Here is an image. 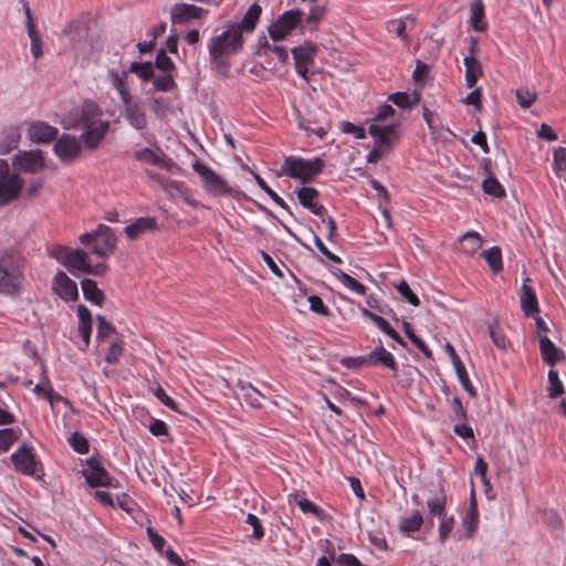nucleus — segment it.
I'll use <instances>...</instances> for the list:
<instances>
[{
	"label": "nucleus",
	"mask_w": 566,
	"mask_h": 566,
	"mask_svg": "<svg viewBox=\"0 0 566 566\" xmlns=\"http://www.w3.org/2000/svg\"><path fill=\"white\" fill-rule=\"evenodd\" d=\"M461 250L467 254H474L482 247V238L475 231H469L460 238Z\"/></svg>",
	"instance_id": "obj_36"
},
{
	"label": "nucleus",
	"mask_w": 566,
	"mask_h": 566,
	"mask_svg": "<svg viewBox=\"0 0 566 566\" xmlns=\"http://www.w3.org/2000/svg\"><path fill=\"white\" fill-rule=\"evenodd\" d=\"M295 119L297 127L307 133V135H316L319 139H324L332 128V123L327 119L321 120L318 118L315 119H306L300 111H295Z\"/></svg>",
	"instance_id": "obj_18"
},
{
	"label": "nucleus",
	"mask_w": 566,
	"mask_h": 566,
	"mask_svg": "<svg viewBox=\"0 0 566 566\" xmlns=\"http://www.w3.org/2000/svg\"><path fill=\"white\" fill-rule=\"evenodd\" d=\"M482 190L485 195L502 199L506 196L505 189L495 178V176H488L482 181Z\"/></svg>",
	"instance_id": "obj_40"
},
{
	"label": "nucleus",
	"mask_w": 566,
	"mask_h": 566,
	"mask_svg": "<svg viewBox=\"0 0 566 566\" xmlns=\"http://www.w3.org/2000/svg\"><path fill=\"white\" fill-rule=\"evenodd\" d=\"M488 331L493 344L500 349H506L510 342L501 329L497 318H493L489 323Z\"/></svg>",
	"instance_id": "obj_37"
},
{
	"label": "nucleus",
	"mask_w": 566,
	"mask_h": 566,
	"mask_svg": "<svg viewBox=\"0 0 566 566\" xmlns=\"http://www.w3.org/2000/svg\"><path fill=\"white\" fill-rule=\"evenodd\" d=\"M102 115L99 106L92 102L86 101L83 103L75 116H69L65 119V128H80L87 125H94L99 122L97 119Z\"/></svg>",
	"instance_id": "obj_9"
},
{
	"label": "nucleus",
	"mask_w": 566,
	"mask_h": 566,
	"mask_svg": "<svg viewBox=\"0 0 566 566\" xmlns=\"http://www.w3.org/2000/svg\"><path fill=\"white\" fill-rule=\"evenodd\" d=\"M254 180L258 184V186L265 192L268 196L281 208L289 210V206L286 202L275 192L273 191L268 184L261 178L258 174H254Z\"/></svg>",
	"instance_id": "obj_53"
},
{
	"label": "nucleus",
	"mask_w": 566,
	"mask_h": 566,
	"mask_svg": "<svg viewBox=\"0 0 566 566\" xmlns=\"http://www.w3.org/2000/svg\"><path fill=\"white\" fill-rule=\"evenodd\" d=\"M290 503H295L303 513H311L318 518L323 516V510L306 499H300L297 493L289 495Z\"/></svg>",
	"instance_id": "obj_41"
},
{
	"label": "nucleus",
	"mask_w": 566,
	"mask_h": 566,
	"mask_svg": "<svg viewBox=\"0 0 566 566\" xmlns=\"http://www.w3.org/2000/svg\"><path fill=\"white\" fill-rule=\"evenodd\" d=\"M262 13V8L258 3L250 6L242 20L239 23L230 24L234 31L243 35V32H253Z\"/></svg>",
	"instance_id": "obj_28"
},
{
	"label": "nucleus",
	"mask_w": 566,
	"mask_h": 566,
	"mask_svg": "<svg viewBox=\"0 0 566 566\" xmlns=\"http://www.w3.org/2000/svg\"><path fill=\"white\" fill-rule=\"evenodd\" d=\"M53 290L65 302L78 298L76 283L62 271L57 272L53 279Z\"/></svg>",
	"instance_id": "obj_19"
},
{
	"label": "nucleus",
	"mask_w": 566,
	"mask_h": 566,
	"mask_svg": "<svg viewBox=\"0 0 566 566\" xmlns=\"http://www.w3.org/2000/svg\"><path fill=\"white\" fill-rule=\"evenodd\" d=\"M324 168V161L321 158L306 160L296 157H286L283 161L279 176H289L291 178L301 179L306 184L318 175Z\"/></svg>",
	"instance_id": "obj_4"
},
{
	"label": "nucleus",
	"mask_w": 566,
	"mask_h": 566,
	"mask_svg": "<svg viewBox=\"0 0 566 566\" xmlns=\"http://www.w3.org/2000/svg\"><path fill=\"white\" fill-rule=\"evenodd\" d=\"M367 361L369 366H382L390 369L394 374H397V363L388 350L384 346H378L367 355Z\"/></svg>",
	"instance_id": "obj_27"
},
{
	"label": "nucleus",
	"mask_w": 566,
	"mask_h": 566,
	"mask_svg": "<svg viewBox=\"0 0 566 566\" xmlns=\"http://www.w3.org/2000/svg\"><path fill=\"white\" fill-rule=\"evenodd\" d=\"M24 262L20 253L7 250L0 253V294L14 295L22 290Z\"/></svg>",
	"instance_id": "obj_2"
},
{
	"label": "nucleus",
	"mask_w": 566,
	"mask_h": 566,
	"mask_svg": "<svg viewBox=\"0 0 566 566\" xmlns=\"http://www.w3.org/2000/svg\"><path fill=\"white\" fill-rule=\"evenodd\" d=\"M300 203L311 210L312 213L324 217L326 208L323 205L317 203L315 200L319 197L317 189L313 187H302L296 192Z\"/></svg>",
	"instance_id": "obj_24"
},
{
	"label": "nucleus",
	"mask_w": 566,
	"mask_h": 566,
	"mask_svg": "<svg viewBox=\"0 0 566 566\" xmlns=\"http://www.w3.org/2000/svg\"><path fill=\"white\" fill-rule=\"evenodd\" d=\"M310 303L311 311L322 315V316H329L331 312L328 307L324 304L323 300L317 295H311L307 298Z\"/></svg>",
	"instance_id": "obj_60"
},
{
	"label": "nucleus",
	"mask_w": 566,
	"mask_h": 566,
	"mask_svg": "<svg viewBox=\"0 0 566 566\" xmlns=\"http://www.w3.org/2000/svg\"><path fill=\"white\" fill-rule=\"evenodd\" d=\"M303 21L301 10H287L268 28L269 35L273 41L284 40Z\"/></svg>",
	"instance_id": "obj_8"
},
{
	"label": "nucleus",
	"mask_w": 566,
	"mask_h": 566,
	"mask_svg": "<svg viewBox=\"0 0 566 566\" xmlns=\"http://www.w3.org/2000/svg\"><path fill=\"white\" fill-rule=\"evenodd\" d=\"M78 240L84 245L92 244V253L103 259L109 258L117 244L114 231L105 224H99L92 232L81 234Z\"/></svg>",
	"instance_id": "obj_3"
},
{
	"label": "nucleus",
	"mask_w": 566,
	"mask_h": 566,
	"mask_svg": "<svg viewBox=\"0 0 566 566\" xmlns=\"http://www.w3.org/2000/svg\"><path fill=\"white\" fill-rule=\"evenodd\" d=\"M168 191L174 199H177V198L182 199L184 202L191 206L192 208L198 209V208L203 207L198 200L192 198L189 189L186 188L182 182L171 181L168 185Z\"/></svg>",
	"instance_id": "obj_34"
},
{
	"label": "nucleus",
	"mask_w": 566,
	"mask_h": 566,
	"mask_svg": "<svg viewBox=\"0 0 566 566\" xmlns=\"http://www.w3.org/2000/svg\"><path fill=\"white\" fill-rule=\"evenodd\" d=\"M19 439V436L14 429H1L0 430V451H8L10 447Z\"/></svg>",
	"instance_id": "obj_56"
},
{
	"label": "nucleus",
	"mask_w": 566,
	"mask_h": 566,
	"mask_svg": "<svg viewBox=\"0 0 566 566\" xmlns=\"http://www.w3.org/2000/svg\"><path fill=\"white\" fill-rule=\"evenodd\" d=\"M454 369H455V374L458 376V379L461 384V386L463 387V389L468 392V395L471 397V398H475L476 397V390L475 388L472 386L470 379H469V376H468V373H467V369L462 364L460 365H457L454 366Z\"/></svg>",
	"instance_id": "obj_49"
},
{
	"label": "nucleus",
	"mask_w": 566,
	"mask_h": 566,
	"mask_svg": "<svg viewBox=\"0 0 566 566\" xmlns=\"http://www.w3.org/2000/svg\"><path fill=\"white\" fill-rule=\"evenodd\" d=\"M397 127L398 125L381 126L371 124L368 128V132L375 139V146L380 147L389 153L392 149L395 143L399 140Z\"/></svg>",
	"instance_id": "obj_15"
},
{
	"label": "nucleus",
	"mask_w": 566,
	"mask_h": 566,
	"mask_svg": "<svg viewBox=\"0 0 566 566\" xmlns=\"http://www.w3.org/2000/svg\"><path fill=\"white\" fill-rule=\"evenodd\" d=\"M123 113L126 120L133 128L137 130L146 128L147 116L142 102L124 107Z\"/></svg>",
	"instance_id": "obj_29"
},
{
	"label": "nucleus",
	"mask_w": 566,
	"mask_h": 566,
	"mask_svg": "<svg viewBox=\"0 0 566 566\" xmlns=\"http://www.w3.org/2000/svg\"><path fill=\"white\" fill-rule=\"evenodd\" d=\"M109 126L111 124L108 120H99L97 124L81 127V143L88 150L97 149L107 135Z\"/></svg>",
	"instance_id": "obj_13"
},
{
	"label": "nucleus",
	"mask_w": 566,
	"mask_h": 566,
	"mask_svg": "<svg viewBox=\"0 0 566 566\" xmlns=\"http://www.w3.org/2000/svg\"><path fill=\"white\" fill-rule=\"evenodd\" d=\"M334 275H336L346 287L350 289L352 291L356 292L357 294H359V295L366 294V291H367L366 286L363 285L357 280H355L354 277H352L350 275H348L347 273H345L344 271L337 269L334 272Z\"/></svg>",
	"instance_id": "obj_45"
},
{
	"label": "nucleus",
	"mask_w": 566,
	"mask_h": 566,
	"mask_svg": "<svg viewBox=\"0 0 566 566\" xmlns=\"http://www.w3.org/2000/svg\"><path fill=\"white\" fill-rule=\"evenodd\" d=\"M465 66V82L469 88H472L478 80L482 76V66L481 63L473 56H465L464 60Z\"/></svg>",
	"instance_id": "obj_35"
},
{
	"label": "nucleus",
	"mask_w": 566,
	"mask_h": 566,
	"mask_svg": "<svg viewBox=\"0 0 566 566\" xmlns=\"http://www.w3.org/2000/svg\"><path fill=\"white\" fill-rule=\"evenodd\" d=\"M88 252L82 249L60 247L55 251V259L73 275L84 274L88 264Z\"/></svg>",
	"instance_id": "obj_7"
},
{
	"label": "nucleus",
	"mask_w": 566,
	"mask_h": 566,
	"mask_svg": "<svg viewBox=\"0 0 566 566\" xmlns=\"http://www.w3.org/2000/svg\"><path fill=\"white\" fill-rule=\"evenodd\" d=\"M389 101H391L395 105H397L400 108H411V96L406 92H397L391 94L388 97Z\"/></svg>",
	"instance_id": "obj_61"
},
{
	"label": "nucleus",
	"mask_w": 566,
	"mask_h": 566,
	"mask_svg": "<svg viewBox=\"0 0 566 566\" xmlns=\"http://www.w3.org/2000/svg\"><path fill=\"white\" fill-rule=\"evenodd\" d=\"M479 523V512L474 496L472 495L467 515L464 518V525L468 531V535L472 536L475 532Z\"/></svg>",
	"instance_id": "obj_42"
},
{
	"label": "nucleus",
	"mask_w": 566,
	"mask_h": 566,
	"mask_svg": "<svg viewBox=\"0 0 566 566\" xmlns=\"http://www.w3.org/2000/svg\"><path fill=\"white\" fill-rule=\"evenodd\" d=\"M96 322H97V333H96V337L98 340H104L106 339L111 334H116V328L109 323L106 321V318L101 315V314H97L96 315Z\"/></svg>",
	"instance_id": "obj_51"
},
{
	"label": "nucleus",
	"mask_w": 566,
	"mask_h": 566,
	"mask_svg": "<svg viewBox=\"0 0 566 566\" xmlns=\"http://www.w3.org/2000/svg\"><path fill=\"white\" fill-rule=\"evenodd\" d=\"M22 2H23L24 14H25L27 31H28V35L31 41V53L35 60H39L43 55L42 38H41L40 32L36 29V25L34 23V20H33L32 13H31V9H30L28 2L25 0H22Z\"/></svg>",
	"instance_id": "obj_20"
},
{
	"label": "nucleus",
	"mask_w": 566,
	"mask_h": 566,
	"mask_svg": "<svg viewBox=\"0 0 566 566\" xmlns=\"http://www.w3.org/2000/svg\"><path fill=\"white\" fill-rule=\"evenodd\" d=\"M90 28L85 21H71L63 30L67 45L75 57L86 52Z\"/></svg>",
	"instance_id": "obj_6"
},
{
	"label": "nucleus",
	"mask_w": 566,
	"mask_h": 566,
	"mask_svg": "<svg viewBox=\"0 0 566 566\" xmlns=\"http://www.w3.org/2000/svg\"><path fill=\"white\" fill-rule=\"evenodd\" d=\"M317 53V46L312 42L292 49L296 72L308 82V67L314 63Z\"/></svg>",
	"instance_id": "obj_11"
},
{
	"label": "nucleus",
	"mask_w": 566,
	"mask_h": 566,
	"mask_svg": "<svg viewBox=\"0 0 566 566\" xmlns=\"http://www.w3.org/2000/svg\"><path fill=\"white\" fill-rule=\"evenodd\" d=\"M123 352L124 340L120 338L111 344L107 353L105 354L104 359L109 365L117 364L119 361L120 356L123 355Z\"/></svg>",
	"instance_id": "obj_50"
},
{
	"label": "nucleus",
	"mask_w": 566,
	"mask_h": 566,
	"mask_svg": "<svg viewBox=\"0 0 566 566\" xmlns=\"http://www.w3.org/2000/svg\"><path fill=\"white\" fill-rule=\"evenodd\" d=\"M154 87L160 92L172 91L176 86L175 80L171 74H165L154 80Z\"/></svg>",
	"instance_id": "obj_59"
},
{
	"label": "nucleus",
	"mask_w": 566,
	"mask_h": 566,
	"mask_svg": "<svg viewBox=\"0 0 566 566\" xmlns=\"http://www.w3.org/2000/svg\"><path fill=\"white\" fill-rule=\"evenodd\" d=\"M548 382L547 392L551 399H555L564 394V385L559 380L557 370L553 368L548 371Z\"/></svg>",
	"instance_id": "obj_47"
},
{
	"label": "nucleus",
	"mask_w": 566,
	"mask_h": 566,
	"mask_svg": "<svg viewBox=\"0 0 566 566\" xmlns=\"http://www.w3.org/2000/svg\"><path fill=\"white\" fill-rule=\"evenodd\" d=\"M396 289L400 296L410 305H420L419 297L413 293V291L410 289L409 284L405 280H401L399 284L396 286Z\"/></svg>",
	"instance_id": "obj_54"
},
{
	"label": "nucleus",
	"mask_w": 566,
	"mask_h": 566,
	"mask_svg": "<svg viewBox=\"0 0 566 566\" xmlns=\"http://www.w3.org/2000/svg\"><path fill=\"white\" fill-rule=\"evenodd\" d=\"M470 21L475 31H483L485 27L481 24L484 17V6L481 0H474L470 6Z\"/></svg>",
	"instance_id": "obj_43"
},
{
	"label": "nucleus",
	"mask_w": 566,
	"mask_h": 566,
	"mask_svg": "<svg viewBox=\"0 0 566 566\" xmlns=\"http://www.w3.org/2000/svg\"><path fill=\"white\" fill-rule=\"evenodd\" d=\"M422 522V515L419 512H413L411 516L402 518L400 527L406 533L416 532L421 527Z\"/></svg>",
	"instance_id": "obj_52"
},
{
	"label": "nucleus",
	"mask_w": 566,
	"mask_h": 566,
	"mask_svg": "<svg viewBox=\"0 0 566 566\" xmlns=\"http://www.w3.org/2000/svg\"><path fill=\"white\" fill-rule=\"evenodd\" d=\"M11 460L17 471L32 476L36 474L38 463L32 452V448H29L25 444H23L11 454Z\"/></svg>",
	"instance_id": "obj_17"
},
{
	"label": "nucleus",
	"mask_w": 566,
	"mask_h": 566,
	"mask_svg": "<svg viewBox=\"0 0 566 566\" xmlns=\"http://www.w3.org/2000/svg\"><path fill=\"white\" fill-rule=\"evenodd\" d=\"M34 392L39 396L43 395L53 408L54 390L49 378L46 377V370L44 366H42V380L34 387Z\"/></svg>",
	"instance_id": "obj_44"
},
{
	"label": "nucleus",
	"mask_w": 566,
	"mask_h": 566,
	"mask_svg": "<svg viewBox=\"0 0 566 566\" xmlns=\"http://www.w3.org/2000/svg\"><path fill=\"white\" fill-rule=\"evenodd\" d=\"M207 14V9L188 3H176L170 9V20L174 24H185L192 20H201Z\"/></svg>",
	"instance_id": "obj_14"
},
{
	"label": "nucleus",
	"mask_w": 566,
	"mask_h": 566,
	"mask_svg": "<svg viewBox=\"0 0 566 566\" xmlns=\"http://www.w3.org/2000/svg\"><path fill=\"white\" fill-rule=\"evenodd\" d=\"M128 73H135L146 82L154 78V66L151 62H133L129 66Z\"/></svg>",
	"instance_id": "obj_46"
},
{
	"label": "nucleus",
	"mask_w": 566,
	"mask_h": 566,
	"mask_svg": "<svg viewBox=\"0 0 566 566\" xmlns=\"http://www.w3.org/2000/svg\"><path fill=\"white\" fill-rule=\"evenodd\" d=\"M483 259L489 264L491 271L497 274L502 271V252L499 247H492L482 253Z\"/></svg>",
	"instance_id": "obj_39"
},
{
	"label": "nucleus",
	"mask_w": 566,
	"mask_h": 566,
	"mask_svg": "<svg viewBox=\"0 0 566 566\" xmlns=\"http://www.w3.org/2000/svg\"><path fill=\"white\" fill-rule=\"evenodd\" d=\"M159 153L154 151L153 149L145 147L140 150H137L133 154V158L140 163H147L154 166H158L166 170H170L174 161L168 158L161 149H158Z\"/></svg>",
	"instance_id": "obj_22"
},
{
	"label": "nucleus",
	"mask_w": 566,
	"mask_h": 566,
	"mask_svg": "<svg viewBox=\"0 0 566 566\" xmlns=\"http://www.w3.org/2000/svg\"><path fill=\"white\" fill-rule=\"evenodd\" d=\"M127 74H128V72H123L122 74H119L118 72H116L114 70H111L108 72V75L112 81V85L116 88L117 92H120V90H125L128 87L126 85Z\"/></svg>",
	"instance_id": "obj_63"
},
{
	"label": "nucleus",
	"mask_w": 566,
	"mask_h": 566,
	"mask_svg": "<svg viewBox=\"0 0 566 566\" xmlns=\"http://www.w3.org/2000/svg\"><path fill=\"white\" fill-rule=\"evenodd\" d=\"M530 282V277L524 280L521 289L520 302L525 316L535 317V315L539 313V306L534 289L528 285Z\"/></svg>",
	"instance_id": "obj_23"
},
{
	"label": "nucleus",
	"mask_w": 566,
	"mask_h": 566,
	"mask_svg": "<svg viewBox=\"0 0 566 566\" xmlns=\"http://www.w3.org/2000/svg\"><path fill=\"white\" fill-rule=\"evenodd\" d=\"M539 342V350L544 363L549 366H554L555 364L565 359L564 352L558 348L547 335H541Z\"/></svg>",
	"instance_id": "obj_25"
},
{
	"label": "nucleus",
	"mask_w": 566,
	"mask_h": 566,
	"mask_svg": "<svg viewBox=\"0 0 566 566\" xmlns=\"http://www.w3.org/2000/svg\"><path fill=\"white\" fill-rule=\"evenodd\" d=\"M515 96L518 105L522 108H528L537 98L536 92H532L528 88H517Z\"/></svg>",
	"instance_id": "obj_55"
},
{
	"label": "nucleus",
	"mask_w": 566,
	"mask_h": 566,
	"mask_svg": "<svg viewBox=\"0 0 566 566\" xmlns=\"http://www.w3.org/2000/svg\"><path fill=\"white\" fill-rule=\"evenodd\" d=\"M155 65L158 70H160L165 73H169L175 70V64L171 61V59L167 55L165 49H160L157 52Z\"/></svg>",
	"instance_id": "obj_57"
},
{
	"label": "nucleus",
	"mask_w": 566,
	"mask_h": 566,
	"mask_svg": "<svg viewBox=\"0 0 566 566\" xmlns=\"http://www.w3.org/2000/svg\"><path fill=\"white\" fill-rule=\"evenodd\" d=\"M247 523L250 524L253 528L252 537L256 541H260L264 536V528L262 526L261 521L258 516L252 513L247 515Z\"/></svg>",
	"instance_id": "obj_62"
},
{
	"label": "nucleus",
	"mask_w": 566,
	"mask_h": 566,
	"mask_svg": "<svg viewBox=\"0 0 566 566\" xmlns=\"http://www.w3.org/2000/svg\"><path fill=\"white\" fill-rule=\"evenodd\" d=\"M87 468L82 471L87 484L92 488L97 486H117L113 483V478L102 467L99 461L95 458H90L87 461Z\"/></svg>",
	"instance_id": "obj_12"
},
{
	"label": "nucleus",
	"mask_w": 566,
	"mask_h": 566,
	"mask_svg": "<svg viewBox=\"0 0 566 566\" xmlns=\"http://www.w3.org/2000/svg\"><path fill=\"white\" fill-rule=\"evenodd\" d=\"M361 314L369 318L381 332L388 335L391 339L397 342L399 345L406 347L407 343L401 338V336L391 327V325L381 316L373 313L367 308L361 310Z\"/></svg>",
	"instance_id": "obj_31"
},
{
	"label": "nucleus",
	"mask_w": 566,
	"mask_h": 566,
	"mask_svg": "<svg viewBox=\"0 0 566 566\" xmlns=\"http://www.w3.org/2000/svg\"><path fill=\"white\" fill-rule=\"evenodd\" d=\"M328 9L327 7L315 4L311 8L306 19L305 23L311 32H314L318 29V25L321 21L325 18Z\"/></svg>",
	"instance_id": "obj_38"
},
{
	"label": "nucleus",
	"mask_w": 566,
	"mask_h": 566,
	"mask_svg": "<svg viewBox=\"0 0 566 566\" xmlns=\"http://www.w3.org/2000/svg\"><path fill=\"white\" fill-rule=\"evenodd\" d=\"M146 532H147L148 538H149L150 543L153 544L154 548L163 554L164 553V548H165V544H166L165 538L163 536H160L150 526L147 527Z\"/></svg>",
	"instance_id": "obj_64"
},
{
	"label": "nucleus",
	"mask_w": 566,
	"mask_h": 566,
	"mask_svg": "<svg viewBox=\"0 0 566 566\" xmlns=\"http://www.w3.org/2000/svg\"><path fill=\"white\" fill-rule=\"evenodd\" d=\"M244 38L228 25L220 34L212 36L208 43L211 63L219 73L226 75L231 66L230 59L243 50Z\"/></svg>",
	"instance_id": "obj_1"
},
{
	"label": "nucleus",
	"mask_w": 566,
	"mask_h": 566,
	"mask_svg": "<svg viewBox=\"0 0 566 566\" xmlns=\"http://www.w3.org/2000/svg\"><path fill=\"white\" fill-rule=\"evenodd\" d=\"M192 169L199 175L203 188L209 193L216 197L230 196L232 193V189L228 186L227 181L205 163L196 160L192 164Z\"/></svg>",
	"instance_id": "obj_5"
},
{
	"label": "nucleus",
	"mask_w": 566,
	"mask_h": 566,
	"mask_svg": "<svg viewBox=\"0 0 566 566\" xmlns=\"http://www.w3.org/2000/svg\"><path fill=\"white\" fill-rule=\"evenodd\" d=\"M240 397L253 408H261L265 400V396L254 388L251 384L239 381Z\"/></svg>",
	"instance_id": "obj_33"
},
{
	"label": "nucleus",
	"mask_w": 566,
	"mask_h": 566,
	"mask_svg": "<svg viewBox=\"0 0 566 566\" xmlns=\"http://www.w3.org/2000/svg\"><path fill=\"white\" fill-rule=\"evenodd\" d=\"M24 186L23 179L18 174L0 181V207L7 206L19 199Z\"/></svg>",
	"instance_id": "obj_16"
},
{
	"label": "nucleus",
	"mask_w": 566,
	"mask_h": 566,
	"mask_svg": "<svg viewBox=\"0 0 566 566\" xmlns=\"http://www.w3.org/2000/svg\"><path fill=\"white\" fill-rule=\"evenodd\" d=\"M157 229V221L153 217H143L137 219L134 223L127 226L124 230L128 239L135 240L146 231H155Z\"/></svg>",
	"instance_id": "obj_30"
},
{
	"label": "nucleus",
	"mask_w": 566,
	"mask_h": 566,
	"mask_svg": "<svg viewBox=\"0 0 566 566\" xmlns=\"http://www.w3.org/2000/svg\"><path fill=\"white\" fill-rule=\"evenodd\" d=\"M83 296L91 304L102 306L105 302L104 292L97 286V283L92 279H83L81 281Z\"/></svg>",
	"instance_id": "obj_32"
},
{
	"label": "nucleus",
	"mask_w": 566,
	"mask_h": 566,
	"mask_svg": "<svg viewBox=\"0 0 566 566\" xmlns=\"http://www.w3.org/2000/svg\"><path fill=\"white\" fill-rule=\"evenodd\" d=\"M59 129L45 122H33L28 129L29 138L36 144H48L56 139Z\"/></svg>",
	"instance_id": "obj_21"
},
{
	"label": "nucleus",
	"mask_w": 566,
	"mask_h": 566,
	"mask_svg": "<svg viewBox=\"0 0 566 566\" xmlns=\"http://www.w3.org/2000/svg\"><path fill=\"white\" fill-rule=\"evenodd\" d=\"M20 168L24 172L36 174L45 168V160L41 150H30L23 153L19 159Z\"/></svg>",
	"instance_id": "obj_26"
},
{
	"label": "nucleus",
	"mask_w": 566,
	"mask_h": 566,
	"mask_svg": "<svg viewBox=\"0 0 566 566\" xmlns=\"http://www.w3.org/2000/svg\"><path fill=\"white\" fill-rule=\"evenodd\" d=\"M81 140L70 134H63L54 144L53 150L63 163H72L82 151Z\"/></svg>",
	"instance_id": "obj_10"
},
{
	"label": "nucleus",
	"mask_w": 566,
	"mask_h": 566,
	"mask_svg": "<svg viewBox=\"0 0 566 566\" xmlns=\"http://www.w3.org/2000/svg\"><path fill=\"white\" fill-rule=\"evenodd\" d=\"M69 441H70V444L72 446V448L76 452H78L81 454L88 452V448H90L88 441L84 436L80 434L78 432L72 433Z\"/></svg>",
	"instance_id": "obj_58"
},
{
	"label": "nucleus",
	"mask_w": 566,
	"mask_h": 566,
	"mask_svg": "<svg viewBox=\"0 0 566 566\" xmlns=\"http://www.w3.org/2000/svg\"><path fill=\"white\" fill-rule=\"evenodd\" d=\"M427 506L431 514L441 516L446 507V494L443 489L439 488V493L427 502Z\"/></svg>",
	"instance_id": "obj_48"
}]
</instances>
